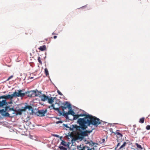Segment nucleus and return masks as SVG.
Returning a JSON list of instances; mask_svg holds the SVG:
<instances>
[{"instance_id": "obj_1", "label": "nucleus", "mask_w": 150, "mask_h": 150, "mask_svg": "<svg viewBox=\"0 0 150 150\" xmlns=\"http://www.w3.org/2000/svg\"><path fill=\"white\" fill-rule=\"evenodd\" d=\"M81 119L88 124V126L91 125L96 127H97L102 121V120H100L99 118L90 114H88L86 117Z\"/></svg>"}, {"instance_id": "obj_2", "label": "nucleus", "mask_w": 150, "mask_h": 150, "mask_svg": "<svg viewBox=\"0 0 150 150\" xmlns=\"http://www.w3.org/2000/svg\"><path fill=\"white\" fill-rule=\"evenodd\" d=\"M17 91H18V97H23L25 96L26 94H27V96L28 97H34V93H35L34 90L28 91L25 92H24L25 91L24 89L17 90Z\"/></svg>"}, {"instance_id": "obj_3", "label": "nucleus", "mask_w": 150, "mask_h": 150, "mask_svg": "<svg viewBox=\"0 0 150 150\" xmlns=\"http://www.w3.org/2000/svg\"><path fill=\"white\" fill-rule=\"evenodd\" d=\"M76 131H78L79 134L77 138V140H79L81 141L85 138V137L87 136L86 134V133L84 131L83 128H82L80 125H77L75 129Z\"/></svg>"}, {"instance_id": "obj_4", "label": "nucleus", "mask_w": 150, "mask_h": 150, "mask_svg": "<svg viewBox=\"0 0 150 150\" xmlns=\"http://www.w3.org/2000/svg\"><path fill=\"white\" fill-rule=\"evenodd\" d=\"M14 97H18V92L15 91L13 92V94L11 95L8 94L7 95H3L1 96L0 97L1 99H4L1 101L2 104H5L7 103V100H11Z\"/></svg>"}, {"instance_id": "obj_5", "label": "nucleus", "mask_w": 150, "mask_h": 150, "mask_svg": "<svg viewBox=\"0 0 150 150\" xmlns=\"http://www.w3.org/2000/svg\"><path fill=\"white\" fill-rule=\"evenodd\" d=\"M77 123V124L80 125L82 128L83 129L84 131L88 136V130H86V129L88 126V124L86 123L83 120H82L81 118H79L78 119Z\"/></svg>"}, {"instance_id": "obj_6", "label": "nucleus", "mask_w": 150, "mask_h": 150, "mask_svg": "<svg viewBox=\"0 0 150 150\" xmlns=\"http://www.w3.org/2000/svg\"><path fill=\"white\" fill-rule=\"evenodd\" d=\"M62 104L64 106H61V108L63 110H66L68 108L69 115H71L74 111L72 109V105L69 102L65 101Z\"/></svg>"}, {"instance_id": "obj_7", "label": "nucleus", "mask_w": 150, "mask_h": 150, "mask_svg": "<svg viewBox=\"0 0 150 150\" xmlns=\"http://www.w3.org/2000/svg\"><path fill=\"white\" fill-rule=\"evenodd\" d=\"M2 108H4L6 111H10L14 110V105H8L7 103L6 104H2Z\"/></svg>"}, {"instance_id": "obj_8", "label": "nucleus", "mask_w": 150, "mask_h": 150, "mask_svg": "<svg viewBox=\"0 0 150 150\" xmlns=\"http://www.w3.org/2000/svg\"><path fill=\"white\" fill-rule=\"evenodd\" d=\"M37 110V111L36 112V113L37 114V116L40 117L45 116L47 111V109L45 110H39L38 109Z\"/></svg>"}, {"instance_id": "obj_9", "label": "nucleus", "mask_w": 150, "mask_h": 150, "mask_svg": "<svg viewBox=\"0 0 150 150\" xmlns=\"http://www.w3.org/2000/svg\"><path fill=\"white\" fill-rule=\"evenodd\" d=\"M24 105V104L23 103H21L18 105L17 107L15 108L16 110H15L16 111L17 115H21L22 114L23 112H24L23 110H22V109H20V107L19 106H21V105Z\"/></svg>"}, {"instance_id": "obj_10", "label": "nucleus", "mask_w": 150, "mask_h": 150, "mask_svg": "<svg viewBox=\"0 0 150 150\" xmlns=\"http://www.w3.org/2000/svg\"><path fill=\"white\" fill-rule=\"evenodd\" d=\"M68 125H69L70 126H71V124H63V126L64 127H65L69 128V130L70 131H74V130H75L76 128V126L77 125L76 124L72 125L71 126L72 127H71V126H68Z\"/></svg>"}, {"instance_id": "obj_11", "label": "nucleus", "mask_w": 150, "mask_h": 150, "mask_svg": "<svg viewBox=\"0 0 150 150\" xmlns=\"http://www.w3.org/2000/svg\"><path fill=\"white\" fill-rule=\"evenodd\" d=\"M24 104H25L24 106H23L22 105L19 106L20 107V109L23 110L24 112H26L27 109H28L30 105H28V103H25Z\"/></svg>"}, {"instance_id": "obj_12", "label": "nucleus", "mask_w": 150, "mask_h": 150, "mask_svg": "<svg viewBox=\"0 0 150 150\" xmlns=\"http://www.w3.org/2000/svg\"><path fill=\"white\" fill-rule=\"evenodd\" d=\"M39 97L41 98V100L42 101H45L47 100L49 96H47L44 94H42L41 95H40Z\"/></svg>"}, {"instance_id": "obj_13", "label": "nucleus", "mask_w": 150, "mask_h": 150, "mask_svg": "<svg viewBox=\"0 0 150 150\" xmlns=\"http://www.w3.org/2000/svg\"><path fill=\"white\" fill-rule=\"evenodd\" d=\"M10 111H6L4 109V112H3L2 116L4 117H7L11 118H13V116H11L8 112Z\"/></svg>"}, {"instance_id": "obj_14", "label": "nucleus", "mask_w": 150, "mask_h": 150, "mask_svg": "<svg viewBox=\"0 0 150 150\" xmlns=\"http://www.w3.org/2000/svg\"><path fill=\"white\" fill-rule=\"evenodd\" d=\"M29 111H31V112L30 113V114L31 115H33L34 114L37 116V114L36 113V112L34 111V108L31 105H30L29 108L28 109Z\"/></svg>"}, {"instance_id": "obj_15", "label": "nucleus", "mask_w": 150, "mask_h": 150, "mask_svg": "<svg viewBox=\"0 0 150 150\" xmlns=\"http://www.w3.org/2000/svg\"><path fill=\"white\" fill-rule=\"evenodd\" d=\"M82 146L81 144H80V145H78L77 146V149L79 150H85V149L86 148H87V146L86 145L83 146V144H82Z\"/></svg>"}, {"instance_id": "obj_16", "label": "nucleus", "mask_w": 150, "mask_h": 150, "mask_svg": "<svg viewBox=\"0 0 150 150\" xmlns=\"http://www.w3.org/2000/svg\"><path fill=\"white\" fill-rule=\"evenodd\" d=\"M69 115V114L68 111L66 112H64L63 113V116L67 120H69V117L68 116Z\"/></svg>"}, {"instance_id": "obj_17", "label": "nucleus", "mask_w": 150, "mask_h": 150, "mask_svg": "<svg viewBox=\"0 0 150 150\" xmlns=\"http://www.w3.org/2000/svg\"><path fill=\"white\" fill-rule=\"evenodd\" d=\"M38 49L41 51H43L46 50V46L45 45L40 46L38 48Z\"/></svg>"}, {"instance_id": "obj_18", "label": "nucleus", "mask_w": 150, "mask_h": 150, "mask_svg": "<svg viewBox=\"0 0 150 150\" xmlns=\"http://www.w3.org/2000/svg\"><path fill=\"white\" fill-rule=\"evenodd\" d=\"M47 100L48 103L50 104L52 103L54 101L52 97H49V98H48Z\"/></svg>"}, {"instance_id": "obj_19", "label": "nucleus", "mask_w": 150, "mask_h": 150, "mask_svg": "<svg viewBox=\"0 0 150 150\" xmlns=\"http://www.w3.org/2000/svg\"><path fill=\"white\" fill-rule=\"evenodd\" d=\"M78 113L79 112L77 113V114H75L74 116H73V118L72 120H76L77 119H79L78 118L79 117L78 115Z\"/></svg>"}, {"instance_id": "obj_20", "label": "nucleus", "mask_w": 150, "mask_h": 150, "mask_svg": "<svg viewBox=\"0 0 150 150\" xmlns=\"http://www.w3.org/2000/svg\"><path fill=\"white\" fill-rule=\"evenodd\" d=\"M88 145L90 147H92L95 145V143L92 140H90Z\"/></svg>"}, {"instance_id": "obj_21", "label": "nucleus", "mask_w": 150, "mask_h": 150, "mask_svg": "<svg viewBox=\"0 0 150 150\" xmlns=\"http://www.w3.org/2000/svg\"><path fill=\"white\" fill-rule=\"evenodd\" d=\"M58 147L60 150H67V148L64 147L63 146H61L60 145H59Z\"/></svg>"}, {"instance_id": "obj_22", "label": "nucleus", "mask_w": 150, "mask_h": 150, "mask_svg": "<svg viewBox=\"0 0 150 150\" xmlns=\"http://www.w3.org/2000/svg\"><path fill=\"white\" fill-rule=\"evenodd\" d=\"M120 131L119 130H117L114 133L115 134H117V135L120 136V137H122L123 136V135L122 134L119 132H118Z\"/></svg>"}, {"instance_id": "obj_23", "label": "nucleus", "mask_w": 150, "mask_h": 150, "mask_svg": "<svg viewBox=\"0 0 150 150\" xmlns=\"http://www.w3.org/2000/svg\"><path fill=\"white\" fill-rule=\"evenodd\" d=\"M135 145L137 146V148L141 150H142L143 148L141 145L137 143H136Z\"/></svg>"}, {"instance_id": "obj_24", "label": "nucleus", "mask_w": 150, "mask_h": 150, "mask_svg": "<svg viewBox=\"0 0 150 150\" xmlns=\"http://www.w3.org/2000/svg\"><path fill=\"white\" fill-rule=\"evenodd\" d=\"M34 90H35L34 91L35 92V93H34V97L38 96L40 95L39 93L38 92V90L37 89H35Z\"/></svg>"}, {"instance_id": "obj_25", "label": "nucleus", "mask_w": 150, "mask_h": 150, "mask_svg": "<svg viewBox=\"0 0 150 150\" xmlns=\"http://www.w3.org/2000/svg\"><path fill=\"white\" fill-rule=\"evenodd\" d=\"M65 112V111H64V110H63L62 111H61L60 110L58 112V115L59 116L62 115H63V113H64V112Z\"/></svg>"}, {"instance_id": "obj_26", "label": "nucleus", "mask_w": 150, "mask_h": 150, "mask_svg": "<svg viewBox=\"0 0 150 150\" xmlns=\"http://www.w3.org/2000/svg\"><path fill=\"white\" fill-rule=\"evenodd\" d=\"M15 110H16L14 108V110L12 111H13V112L12 113V114L13 115H11V116H13V117H14V116H17V114L16 111Z\"/></svg>"}, {"instance_id": "obj_27", "label": "nucleus", "mask_w": 150, "mask_h": 150, "mask_svg": "<svg viewBox=\"0 0 150 150\" xmlns=\"http://www.w3.org/2000/svg\"><path fill=\"white\" fill-rule=\"evenodd\" d=\"M144 119L145 118L144 117H142L140 118L139 122L142 124L144 123Z\"/></svg>"}, {"instance_id": "obj_28", "label": "nucleus", "mask_w": 150, "mask_h": 150, "mask_svg": "<svg viewBox=\"0 0 150 150\" xmlns=\"http://www.w3.org/2000/svg\"><path fill=\"white\" fill-rule=\"evenodd\" d=\"M44 71H45V73L46 75V76H47L49 74V71H48L47 69V68H45V69Z\"/></svg>"}, {"instance_id": "obj_29", "label": "nucleus", "mask_w": 150, "mask_h": 150, "mask_svg": "<svg viewBox=\"0 0 150 150\" xmlns=\"http://www.w3.org/2000/svg\"><path fill=\"white\" fill-rule=\"evenodd\" d=\"M66 142H65L64 140H63L62 141L60 145H62L63 146H65L66 145Z\"/></svg>"}, {"instance_id": "obj_30", "label": "nucleus", "mask_w": 150, "mask_h": 150, "mask_svg": "<svg viewBox=\"0 0 150 150\" xmlns=\"http://www.w3.org/2000/svg\"><path fill=\"white\" fill-rule=\"evenodd\" d=\"M38 62L40 63V64L42 65V62L41 59V58L40 57H38Z\"/></svg>"}, {"instance_id": "obj_31", "label": "nucleus", "mask_w": 150, "mask_h": 150, "mask_svg": "<svg viewBox=\"0 0 150 150\" xmlns=\"http://www.w3.org/2000/svg\"><path fill=\"white\" fill-rule=\"evenodd\" d=\"M71 144L70 142H68L67 143H66L65 146L67 147L69 149H70V147H69V145Z\"/></svg>"}, {"instance_id": "obj_32", "label": "nucleus", "mask_w": 150, "mask_h": 150, "mask_svg": "<svg viewBox=\"0 0 150 150\" xmlns=\"http://www.w3.org/2000/svg\"><path fill=\"white\" fill-rule=\"evenodd\" d=\"M50 104H51V108L50 109V110H51L52 109H54V108H55L54 107L55 105L53 104V103Z\"/></svg>"}, {"instance_id": "obj_33", "label": "nucleus", "mask_w": 150, "mask_h": 150, "mask_svg": "<svg viewBox=\"0 0 150 150\" xmlns=\"http://www.w3.org/2000/svg\"><path fill=\"white\" fill-rule=\"evenodd\" d=\"M13 77V75H11L10 76H9L7 79L5 81H4V82H3V83H4V82H5L7 81H9L10 79H11V78H12Z\"/></svg>"}, {"instance_id": "obj_34", "label": "nucleus", "mask_w": 150, "mask_h": 150, "mask_svg": "<svg viewBox=\"0 0 150 150\" xmlns=\"http://www.w3.org/2000/svg\"><path fill=\"white\" fill-rule=\"evenodd\" d=\"M52 136L56 137L57 138H59V135L57 134H52Z\"/></svg>"}, {"instance_id": "obj_35", "label": "nucleus", "mask_w": 150, "mask_h": 150, "mask_svg": "<svg viewBox=\"0 0 150 150\" xmlns=\"http://www.w3.org/2000/svg\"><path fill=\"white\" fill-rule=\"evenodd\" d=\"M76 140V139L74 138L71 139V142L72 143V144H73V143Z\"/></svg>"}, {"instance_id": "obj_36", "label": "nucleus", "mask_w": 150, "mask_h": 150, "mask_svg": "<svg viewBox=\"0 0 150 150\" xmlns=\"http://www.w3.org/2000/svg\"><path fill=\"white\" fill-rule=\"evenodd\" d=\"M7 103L8 105H14V104H13V102L11 101H10V102L7 101Z\"/></svg>"}, {"instance_id": "obj_37", "label": "nucleus", "mask_w": 150, "mask_h": 150, "mask_svg": "<svg viewBox=\"0 0 150 150\" xmlns=\"http://www.w3.org/2000/svg\"><path fill=\"white\" fill-rule=\"evenodd\" d=\"M79 117H83L85 116V114L81 113L80 114H78Z\"/></svg>"}, {"instance_id": "obj_38", "label": "nucleus", "mask_w": 150, "mask_h": 150, "mask_svg": "<svg viewBox=\"0 0 150 150\" xmlns=\"http://www.w3.org/2000/svg\"><path fill=\"white\" fill-rule=\"evenodd\" d=\"M63 121L62 120H59V121H57L56 122V124H59V123H63Z\"/></svg>"}, {"instance_id": "obj_39", "label": "nucleus", "mask_w": 150, "mask_h": 150, "mask_svg": "<svg viewBox=\"0 0 150 150\" xmlns=\"http://www.w3.org/2000/svg\"><path fill=\"white\" fill-rule=\"evenodd\" d=\"M57 93L59 95L61 96H63V94L62 93L58 90H57Z\"/></svg>"}, {"instance_id": "obj_40", "label": "nucleus", "mask_w": 150, "mask_h": 150, "mask_svg": "<svg viewBox=\"0 0 150 150\" xmlns=\"http://www.w3.org/2000/svg\"><path fill=\"white\" fill-rule=\"evenodd\" d=\"M105 123H108V122H107L103 121L102 120V121L101 122V123L100 124L102 125H103Z\"/></svg>"}, {"instance_id": "obj_41", "label": "nucleus", "mask_w": 150, "mask_h": 150, "mask_svg": "<svg viewBox=\"0 0 150 150\" xmlns=\"http://www.w3.org/2000/svg\"><path fill=\"white\" fill-rule=\"evenodd\" d=\"M146 129L147 130L150 129V125H147L146 127Z\"/></svg>"}, {"instance_id": "obj_42", "label": "nucleus", "mask_w": 150, "mask_h": 150, "mask_svg": "<svg viewBox=\"0 0 150 150\" xmlns=\"http://www.w3.org/2000/svg\"><path fill=\"white\" fill-rule=\"evenodd\" d=\"M61 103V102H60V101H59V102H58V103H57V104L59 106H60V105H61L60 106V107L61 108V106H62V105H63L62 104V103Z\"/></svg>"}, {"instance_id": "obj_43", "label": "nucleus", "mask_w": 150, "mask_h": 150, "mask_svg": "<svg viewBox=\"0 0 150 150\" xmlns=\"http://www.w3.org/2000/svg\"><path fill=\"white\" fill-rule=\"evenodd\" d=\"M82 111H83V114H85V117H86V116L88 115V114H89L88 113H87V112H86L84 110H82Z\"/></svg>"}, {"instance_id": "obj_44", "label": "nucleus", "mask_w": 150, "mask_h": 150, "mask_svg": "<svg viewBox=\"0 0 150 150\" xmlns=\"http://www.w3.org/2000/svg\"><path fill=\"white\" fill-rule=\"evenodd\" d=\"M125 146L123 144L119 147V148L118 149V150H120L122 148Z\"/></svg>"}, {"instance_id": "obj_45", "label": "nucleus", "mask_w": 150, "mask_h": 150, "mask_svg": "<svg viewBox=\"0 0 150 150\" xmlns=\"http://www.w3.org/2000/svg\"><path fill=\"white\" fill-rule=\"evenodd\" d=\"M84 142H85V144H88L89 142V141H88V140L87 141L86 139H85V140H84Z\"/></svg>"}, {"instance_id": "obj_46", "label": "nucleus", "mask_w": 150, "mask_h": 150, "mask_svg": "<svg viewBox=\"0 0 150 150\" xmlns=\"http://www.w3.org/2000/svg\"><path fill=\"white\" fill-rule=\"evenodd\" d=\"M29 137L30 138V139H34V138H33V135L30 134L29 135Z\"/></svg>"}, {"instance_id": "obj_47", "label": "nucleus", "mask_w": 150, "mask_h": 150, "mask_svg": "<svg viewBox=\"0 0 150 150\" xmlns=\"http://www.w3.org/2000/svg\"><path fill=\"white\" fill-rule=\"evenodd\" d=\"M55 110L57 111V112L59 111L60 109H59V107L55 108L54 109Z\"/></svg>"}, {"instance_id": "obj_48", "label": "nucleus", "mask_w": 150, "mask_h": 150, "mask_svg": "<svg viewBox=\"0 0 150 150\" xmlns=\"http://www.w3.org/2000/svg\"><path fill=\"white\" fill-rule=\"evenodd\" d=\"M94 129H93L91 130H88V135L90 134V133L92 132L93 130Z\"/></svg>"}, {"instance_id": "obj_49", "label": "nucleus", "mask_w": 150, "mask_h": 150, "mask_svg": "<svg viewBox=\"0 0 150 150\" xmlns=\"http://www.w3.org/2000/svg\"><path fill=\"white\" fill-rule=\"evenodd\" d=\"M4 109H0V114H1V115H2L3 112H4Z\"/></svg>"}, {"instance_id": "obj_50", "label": "nucleus", "mask_w": 150, "mask_h": 150, "mask_svg": "<svg viewBox=\"0 0 150 150\" xmlns=\"http://www.w3.org/2000/svg\"><path fill=\"white\" fill-rule=\"evenodd\" d=\"M90 147H91L87 146V150H93L92 148H90Z\"/></svg>"}, {"instance_id": "obj_51", "label": "nucleus", "mask_w": 150, "mask_h": 150, "mask_svg": "<svg viewBox=\"0 0 150 150\" xmlns=\"http://www.w3.org/2000/svg\"><path fill=\"white\" fill-rule=\"evenodd\" d=\"M102 142L100 143L101 144L103 143H104L105 142V139H102Z\"/></svg>"}, {"instance_id": "obj_52", "label": "nucleus", "mask_w": 150, "mask_h": 150, "mask_svg": "<svg viewBox=\"0 0 150 150\" xmlns=\"http://www.w3.org/2000/svg\"><path fill=\"white\" fill-rule=\"evenodd\" d=\"M68 135H66V136L67 137H68V139H69V135L70 134H70V132H69L68 133Z\"/></svg>"}, {"instance_id": "obj_53", "label": "nucleus", "mask_w": 150, "mask_h": 150, "mask_svg": "<svg viewBox=\"0 0 150 150\" xmlns=\"http://www.w3.org/2000/svg\"><path fill=\"white\" fill-rule=\"evenodd\" d=\"M75 114H76V113L74 112V111L71 113V115L73 116Z\"/></svg>"}, {"instance_id": "obj_54", "label": "nucleus", "mask_w": 150, "mask_h": 150, "mask_svg": "<svg viewBox=\"0 0 150 150\" xmlns=\"http://www.w3.org/2000/svg\"><path fill=\"white\" fill-rule=\"evenodd\" d=\"M59 139L61 141H63V140L62 139V138H63V137L62 136H60L59 137Z\"/></svg>"}, {"instance_id": "obj_55", "label": "nucleus", "mask_w": 150, "mask_h": 150, "mask_svg": "<svg viewBox=\"0 0 150 150\" xmlns=\"http://www.w3.org/2000/svg\"><path fill=\"white\" fill-rule=\"evenodd\" d=\"M52 98H53V100L54 101V100H55L56 99V100H59L56 97H52Z\"/></svg>"}, {"instance_id": "obj_56", "label": "nucleus", "mask_w": 150, "mask_h": 150, "mask_svg": "<svg viewBox=\"0 0 150 150\" xmlns=\"http://www.w3.org/2000/svg\"><path fill=\"white\" fill-rule=\"evenodd\" d=\"M69 137H70V138H71V139L74 138L72 135L71 134L69 135Z\"/></svg>"}, {"instance_id": "obj_57", "label": "nucleus", "mask_w": 150, "mask_h": 150, "mask_svg": "<svg viewBox=\"0 0 150 150\" xmlns=\"http://www.w3.org/2000/svg\"><path fill=\"white\" fill-rule=\"evenodd\" d=\"M120 142H118L117 144V145L116 147H118L120 145Z\"/></svg>"}, {"instance_id": "obj_58", "label": "nucleus", "mask_w": 150, "mask_h": 150, "mask_svg": "<svg viewBox=\"0 0 150 150\" xmlns=\"http://www.w3.org/2000/svg\"><path fill=\"white\" fill-rule=\"evenodd\" d=\"M86 5L85 6H83L81 7L80 8H81V9L85 8L86 7Z\"/></svg>"}, {"instance_id": "obj_59", "label": "nucleus", "mask_w": 150, "mask_h": 150, "mask_svg": "<svg viewBox=\"0 0 150 150\" xmlns=\"http://www.w3.org/2000/svg\"><path fill=\"white\" fill-rule=\"evenodd\" d=\"M109 124L112 125V126H115V123H114V124H110V123H108ZM115 124H117V123H115Z\"/></svg>"}, {"instance_id": "obj_60", "label": "nucleus", "mask_w": 150, "mask_h": 150, "mask_svg": "<svg viewBox=\"0 0 150 150\" xmlns=\"http://www.w3.org/2000/svg\"><path fill=\"white\" fill-rule=\"evenodd\" d=\"M2 103H1V101H0V107L1 108H2Z\"/></svg>"}, {"instance_id": "obj_61", "label": "nucleus", "mask_w": 150, "mask_h": 150, "mask_svg": "<svg viewBox=\"0 0 150 150\" xmlns=\"http://www.w3.org/2000/svg\"><path fill=\"white\" fill-rule=\"evenodd\" d=\"M38 92H39V93L40 94H40H41V95H42V91H38Z\"/></svg>"}, {"instance_id": "obj_62", "label": "nucleus", "mask_w": 150, "mask_h": 150, "mask_svg": "<svg viewBox=\"0 0 150 150\" xmlns=\"http://www.w3.org/2000/svg\"><path fill=\"white\" fill-rule=\"evenodd\" d=\"M48 78H49V80L51 82V83H52V84H53V83H52V81H51V79H50V76H49Z\"/></svg>"}, {"instance_id": "obj_63", "label": "nucleus", "mask_w": 150, "mask_h": 150, "mask_svg": "<svg viewBox=\"0 0 150 150\" xmlns=\"http://www.w3.org/2000/svg\"><path fill=\"white\" fill-rule=\"evenodd\" d=\"M127 143H128V142L127 143L126 142H124L123 143V144L125 145V146H126V144Z\"/></svg>"}, {"instance_id": "obj_64", "label": "nucleus", "mask_w": 150, "mask_h": 150, "mask_svg": "<svg viewBox=\"0 0 150 150\" xmlns=\"http://www.w3.org/2000/svg\"><path fill=\"white\" fill-rule=\"evenodd\" d=\"M54 118H55L56 119H58V120H60V118L57 117H54Z\"/></svg>"}]
</instances>
